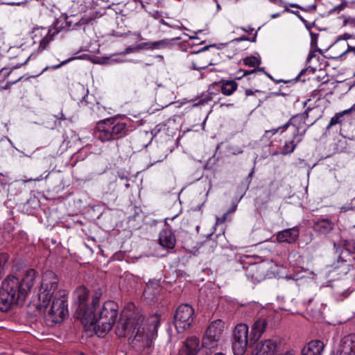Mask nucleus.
Segmentation results:
<instances>
[{"label": "nucleus", "mask_w": 355, "mask_h": 355, "mask_svg": "<svg viewBox=\"0 0 355 355\" xmlns=\"http://www.w3.org/2000/svg\"><path fill=\"white\" fill-rule=\"evenodd\" d=\"M159 318L152 315L144 325V318L136 311L133 304H128L122 312V319L117 324L116 334L119 337H129L133 341L142 343L143 347H150L157 336Z\"/></svg>", "instance_id": "obj_1"}, {"label": "nucleus", "mask_w": 355, "mask_h": 355, "mask_svg": "<svg viewBox=\"0 0 355 355\" xmlns=\"http://www.w3.org/2000/svg\"><path fill=\"white\" fill-rule=\"evenodd\" d=\"M58 277L52 271L46 272L42 277L41 287L38 294V308L47 313V316L53 322L58 323L68 313L67 300L64 295L59 297L54 296L52 304L49 307V303L58 288Z\"/></svg>", "instance_id": "obj_2"}, {"label": "nucleus", "mask_w": 355, "mask_h": 355, "mask_svg": "<svg viewBox=\"0 0 355 355\" xmlns=\"http://www.w3.org/2000/svg\"><path fill=\"white\" fill-rule=\"evenodd\" d=\"M35 277L36 271L30 269L21 280L9 275L1 282V312L8 311L13 305L24 304L34 285Z\"/></svg>", "instance_id": "obj_3"}, {"label": "nucleus", "mask_w": 355, "mask_h": 355, "mask_svg": "<svg viewBox=\"0 0 355 355\" xmlns=\"http://www.w3.org/2000/svg\"><path fill=\"white\" fill-rule=\"evenodd\" d=\"M100 295L96 293L92 297V310L96 316L95 320L91 323H83L85 325H94L96 334L103 338L112 328L118 315V305L113 301L105 302L102 308L99 305Z\"/></svg>", "instance_id": "obj_4"}, {"label": "nucleus", "mask_w": 355, "mask_h": 355, "mask_svg": "<svg viewBox=\"0 0 355 355\" xmlns=\"http://www.w3.org/2000/svg\"><path fill=\"white\" fill-rule=\"evenodd\" d=\"M127 121L118 116L102 120L96 125L94 136L103 143L121 139L128 133Z\"/></svg>", "instance_id": "obj_5"}, {"label": "nucleus", "mask_w": 355, "mask_h": 355, "mask_svg": "<svg viewBox=\"0 0 355 355\" xmlns=\"http://www.w3.org/2000/svg\"><path fill=\"white\" fill-rule=\"evenodd\" d=\"M87 297L88 291L85 287L80 286L76 290L74 299L76 303L78 304L76 317L80 320L82 323H91L96 320L92 310V303L90 306H87L86 304Z\"/></svg>", "instance_id": "obj_6"}, {"label": "nucleus", "mask_w": 355, "mask_h": 355, "mask_svg": "<svg viewBox=\"0 0 355 355\" xmlns=\"http://www.w3.org/2000/svg\"><path fill=\"white\" fill-rule=\"evenodd\" d=\"M194 309L188 304H182L176 309L174 315V324L180 333L189 329L193 322Z\"/></svg>", "instance_id": "obj_7"}, {"label": "nucleus", "mask_w": 355, "mask_h": 355, "mask_svg": "<svg viewBox=\"0 0 355 355\" xmlns=\"http://www.w3.org/2000/svg\"><path fill=\"white\" fill-rule=\"evenodd\" d=\"M223 331V325L220 320L213 321L207 327L202 339V346L207 349H214L220 340Z\"/></svg>", "instance_id": "obj_8"}, {"label": "nucleus", "mask_w": 355, "mask_h": 355, "mask_svg": "<svg viewBox=\"0 0 355 355\" xmlns=\"http://www.w3.org/2000/svg\"><path fill=\"white\" fill-rule=\"evenodd\" d=\"M248 345V326L237 324L234 330L232 350L234 355H243Z\"/></svg>", "instance_id": "obj_9"}, {"label": "nucleus", "mask_w": 355, "mask_h": 355, "mask_svg": "<svg viewBox=\"0 0 355 355\" xmlns=\"http://www.w3.org/2000/svg\"><path fill=\"white\" fill-rule=\"evenodd\" d=\"M277 344L270 339L265 340L257 343L252 355H275Z\"/></svg>", "instance_id": "obj_10"}, {"label": "nucleus", "mask_w": 355, "mask_h": 355, "mask_svg": "<svg viewBox=\"0 0 355 355\" xmlns=\"http://www.w3.org/2000/svg\"><path fill=\"white\" fill-rule=\"evenodd\" d=\"M337 354L355 355V334H350L342 338Z\"/></svg>", "instance_id": "obj_11"}, {"label": "nucleus", "mask_w": 355, "mask_h": 355, "mask_svg": "<svg viewBox=\"0 0 355 355\" xmlns=\"http://www.w3.org/2000/svg\"><path fill=\"white\" fill-rule=\"evenodd\" d=\"M216 87L220 89L221 93L225 96H231L237 89L238 84L234 80H221L219 82L214 83L209 88L210 91Z\"/></svg>", "instance_id": "obj_12"}, {"label": "nucleus", "mask_w": 355, "mask_h": 355, "mask_svg": "<svg viewBox=\"0 0 355 355\" xmlns=\"http://www.w3.org/2000/svg\"><path fill=\"white\" fill-rule=\"evenodd\" d=\"M58 32L59 31H57L55 27H50L49 28H37L35 29L33 31L35 37L37 35H40L41 36L44 35L43 37L40 41V49L42 50L45 49L49 42L53 39V37L58 33Z\"/></svg>", "instance_id": "obj_13"}, {"label": "nucleus", "mask_w": 355, "mask_h": 355, "mask_svg": "<svg viewBox=\"0 0 355 355\" xmlns=\"http://www.w3.org/2000/svg\"><path fill=\"white\" fill-rule=\"evenodd\" d=\"M199 339L191 337L187 339L179 350L178 355H196L199 351Z\"/></svg>", "instance_id": "obj_14"}, {"label": "nucleus", "mask_w": 355, "mask_h": 355, "mask_svg": "<svg viewBox=\"0 0 355 355\" xmlns=\"http://www.w3.org/2000/svg\"><path fill=\"white\" fill-rule=\"evenodd\" d=\"M324 348V345L321 340H311L303 347L301 355H322Z\"/></svg>", "instance_id": "obj_15"}, {"label": "nucleus", "mask_w": 355, "mask_h": 355, "mask_svg": "<svg viewBox=\"0 0 355 355\" xmlns=\"http://www.w3.org/2000/svg\"><path fill=\"white\" fill-rule=\"evenodd\" d=\"M289 125H292L295 128L293 132L295 139L300 137L302 130L304 128H309L310 125L305 127V121L302 119V116H299L298 114L293 116L286 123L283 125L284 130H286Z\"/></svg>", "instance_id": "obj_16"}, {"label": "nucleus", "mask_w": 355, "mask_h": 355, "mask_svg": "<svg viewBox=\"0 0 355 355\" xmlns=\"http://www.w3.org/2000/svg\"><path fill=\"white\" fill-rule=\"evenodd\" d=\"M298 236V228L293 227L279 232L277 235V240L279 242H286L288 243H293L295 242Z\"/></svg>", "instance_id": "obj_17"}, {"label": "nucleus", "mask_w": 355, "mask_h": 355, "mask_svg": "<svg viewBox=\"0 0 355 355\" xmlns=\"http://www.w3.org/2000/svg\"><path fill=\"white\" fill-rule=\"evenodd\" d=\"M175 238L171 230H163L159 236V243L163 248L173 249L175 245Z\"/></svg>", "instance_id": "obj_18"}, {"label": "nucleus", "mask_w": 355, "mask_h": 355, "mask_svg": "<svg viewBox=\"0 0 355 355\" xmlns=\"http://www.w3.org/2000/svg\"><path fill=\"white\" fill-rule=\"evenodd\" d=\"M334 227V223L328 218H318L314 220L313 229L315 232L322 234H328Z\"/></svg>", "instance_id": "obj_19"}, {"label": "nucleus", "mask_w": 355, "mask_h": 355, "mask_svg": "<svg viewBox=\"0 0 355 355\" xmlns=\"http://www.w3.org/2000/svg\"><path fill=\"white\" fill-rule=\"evenodd\" d=\"M268 326L267 320L265 318H259L254 321L252 327V340H257L266 331Z\"/></svg>", "instance_id": "obj_20"}, {"label": "nucleus", "mask_w": 355, "mask_h": 355, "mask_svg": "<svg viewBox=\"0 0 355 355\" xmlns=\"http://www.w3.org/2000/svg\"><path fill=\"white\" fill-rule=\"evenodd\" d=\"M351 264L344 257L340 255L336 263H335L333 272L338 276L345 275L350 270Z\"/></svg>", "instance_id": "obj_21"}, {"label": "nucleus", "mask_w": 355, "mask_h": 355, "mask_svg": "<svg viewBox=\"0 0 355 355\" xmlns=\"http://www.w3.org/2000/svg\"><path fill=\"white\" fill-rule=\"evenodd\" d=\"M307 128H304L302 134L300 135V137L295 139L294 136L293 137V139L290 141H286L283 146V153L284 154L291 153L294 151L297 145L302 141V137L305 135Z\"/></svg>", "instance_id": "obj_22"}, {"label": "nucleus", "mask_w": 355, "mask_h": 355, "mask_svg": "<svg viewBox=\"0 0 355 355\" xmlns=\"http://www.w3.org/2000/svg\"><path fill=\"white\" fill-rule=\"evenodd\" d=\"M340 242L344 249L341 251L340 255L345 258V254L347 256H349L350 254L355 253V242L353 240H342Z\"/></svg>", "instance_id": "obj_23"}, {"label": "nucleus", "mask_w": 355, "mask_h": 355, "mask_svg": "<svg viewBox=\"0 0 355 355\" xmlns=\"http://www.w3.org/2000/svg\"><path fill=\"white\" fill-rule=\"evenodd\" d=\"M174 39L165 38L155 42H150V49H161L167 48L173 44Z\"/></svg>", "instance_id": "obj_24"}, {"label": "nucleus", "mask_w": 355, "mask_h": 355, "mask_svg": "<svg viewBox=\"0 0 355 355\" xmlns=\"http://www.w3.org/2000/svg\"><path fill=\"white\" fill-rule=\"evenodd\" d=\"M243 63L248 67H256L261 64V60L255 56H250L243 59Z\"/></svg>", "instance_id": "obj_25"}, {"label": "nucleus", "mask_w": 355, "mask_h": 355, "mask_svg": "<svg viewBox=\"0 0 355 355\" xmlns=\"http://www.w3.org/2000/svg\"><path fill=\"white\" fill-rule=\"evenodd\" d=\"M159 287V280H150L146 284V288L144 291V294L147 295L148 293L153 292V289H158Z\"/></svg>", "instance_id": "obj_26"}, {"label": "nucleus", "mask_w": 355, "mask_h": 355, "mask_svg": "<svg viewBox=\"0 0 355 355\" xmlns=\"http://www.w3.org/2000/svg\"><path fill=\"white\" fill-rule=\"evenodd\" d=\"M346 114V113H343V112H340V113L336 114L335 116H334L331 119V120H330V121H329V124H328V125H327V128H329L330 127H331V126H333V125H336V124L339 123H340V118L341 116H343L344 114Z\"/></svg>", "instance_id": "obj_27"}, {"label": "nucleus", "mask_w": 355, "mask_h": 355, "mask_svg": "<svg viewBox=\"0 0 355 355\" xmlns=\"http://www.w3.org/2000/svg\"><path fill=\"white\" fill-rule=\"evenodd\" d=\"M280 130H282V132H284V128L283 126L282 127H279L277 128H273L272 130H266L264 133V135H263V137L269 139L272 135L277 133Z\"/></svg>", "instance_id": "obj_28"}, {"label": "nucleus", "mask_w": 355, "mask_h": 355, "mask_svg": "<svg viewBox=\"0 0 355 355\" xmlns=\"http://www.w3.org/2000/svg\"><path fill=\"white\" fill-rule=\"evenodd\" d=\"M148 13L151 17L157 20L159 19L161 17H163L164 15H166V12L159 10L148 11Z\"/></svg>", "instance_id": "obj_29"}, {"label": "nucleus", "mask_w": 355, "mask_h": 355, "mask_svg": "<svg viewBox=\"0 0 355 355\" xmlns=\"http://www.w3.org/2000/svg\"><path fill=\"white\" fill-rule=\"evenodd\" d=\"M164 18H168V15L167 14H166V15H164L163 17H161V18H159V19H158L160 24L165 25L168 27L173 28H180V26H178V25L171 24L166 22Z\"/></svg>", "instance_id": "obj_30"}, {"label": "nucleus", "mask_w": 355, "mask_h": 355, "mask_svg": "<svg viewBox=\"0 0 355 355\" xmlns=\"http://www.w3.org/2000/svg\"><path fill=\"white\" fill-rule=\"evenodd\" d=\"M76 58H74V57H72V58H70L63 62H62L60 64H57V65H53V66H51V67H45L43 71H42V73H43L44 71H46V69H48L49 68H51V69H58L59 67H60L61 66L69 62L71 60H73L74 59H76Z\"/></svg>", "instance_id": "obj_31"}, {"label": "nucleus", "mask_w": 355, "mask_h": 355, "mask_svg": "<svg viewBox=\"0 0 355 355\" xmlns=\"http://www.w3.org/2000/svg\"><path fill=\"white\" fill-rule=\"evenodd\" d=\"M350 26L352 27H355V17H346L343 21V26Z\"/></svg>", "instance_id": "obj_32"}, {"label": "nucleus", "mask_w": 355, "mask_h": 355, "mask_svg": "<svg viewBox=\"0 0 355 355\" xmlns=\"http://www.w3.org/2000/svg\"><path fill=\"white\" fill-rule=\"evenodd\" d=\"M310 35H311V46L312 47L315 46L317 45L318 34L311 32L310 33Z\"/></svg>", "instance_id": "obj_33"}, {"label": "nucleus", "mask_w": 355, "mask_h": 355, "mask_svg": "<svg viewBox=\"0 0 355 355\" xmlns=\"http://www.w3.org/2000/svg\"><path fill=\"white\" fill-rule=\"evenodd\" d=\"M22 2L18 1L17 0H1V4L10 5V6H19Z\"/></svg>", "instance_id": "obj_34"}, {"label": "nucleus", "mask_w": 355, "mask_h": 355, "mask_svg": "<svg viewBox=\"0 0 355 355\" xmlns=\"http://www.w3.org/2000/svg\"><path fill=\"white\" fill-rule=\"evenodd\" d=\"M352 37V35L349 33H345L343 35H339L336 40L335 41V43L338 42L340 40H347L349 39H351Z\"/></svg>", "instance_id": "obj_35"}, {"label": "nucleus", "mask_w": 355, "mask_h": 355, "mask_svg": "<svg viewBox=\"0 0 355 355\" xmlns=\"http://www.w3.org/2000/svg\"><path fill=\"white\" fill-rule=\"evenodd\" d=\"M349 52H352L355 54V46H351L349 44H347V49L340 55L339 58H343L344 55H345L347 53Z\"/></svg>", "instance_id": "obj_36"}, {"label": "nucleus", "mask_w": 355, "mask_h": 355, "mask_svg": "<svg viewBox=\"0 0 355 355\" xmlns=\"http://www.w3.org/2000/svg\"><path fill=\"white\" fill-rule=\"evenodd\" d=\"M312 107H308L302 114H298V116H302V119L305 121L309 117V112L312 110Z\"/></svg>", "instance_id": "obj_37"}, {"label": "nucleus", "mask_w": 355, "mask_h": 355, "mask_svg": "<svg viewBox=\"0 0 355 355\" xmlns=\"http://www.w3.org/2000/svg\"><path fill=\"white\" fill-rule=\"evenodd\" d=\"M235 41L236 42H241V41H250V42H255L256 41V35L254 37H253L252 38H249L248 37H239V38H236L235 39Z\"/></svg>", "instance_id": "obj_38"}, {"label": "nucleus", "mask_w": 355, "mask_h": 355, "mask_svg": "<svg viewBox=\"0 0 355 355\" xmlns=\"http://www.w3.org/2000/svg\"><path fill=\"white\" fill-rule=\"evenodd\" d=\"M150 42H144V43L139 44L137 46H135V48H136V49H150Z\"/></svg>", "instance_id": "obj_39"}, {"label": "nucleus", "mask_w": 355, "mask_h": 355, "mask_svg": "<svg viewBox=\"0 0 355 355\" xmlns=\"http://www.w3.org/2000/svg\"><path fill=\"white\" fill-rule=\"evenodd\" d=\"M227 213L223 214V216L221 218H216V223H223L225 221L227 218Z\"/></svg>", "instance_id": "obj_40"}, {"label": "nucleus", "mask_w": 355, "mask_h": 355, "mask_svg": "<svg viewBox=\"0 0 355 355\" xmlns=\"http://www.w3.org/2000/svg\"><path fill=\"white\" fill-rule=\"evenodd\" d=\"M352 111H355V103L349 109L343 111V113L348 114Z\"/></svg>", "instance_id": "obj_41"}, {"label": "nucleus", "mask_w": 355, "mask_h": 355, "mask_svg": "<svg viewBox=\"0 0 355 355\" xmlns=\"http://www.w3.org/2000/svg\"><path fill=\"white\" fill-rule=\"evenodd\" d=\"M210 100H211V98H209V97L204 98V99H202V100L200 101L199 104H201V105L205 104V103H207Z\"/></svg>", "instance_id": "obj_42"}, {"label": "nucleus", "mask_w": 355, "mask_h": 355, "mask_svg": "<svg viewBox=\"0 0 355 355\" xmlns=\"http://www.w3.org/2000/svg\"><path fill=\"white\" fill-rule=\"evenodd\" d=\"M42 178H31V179H28L27 180H25L24 182H31V181H40L42 180Z\"/></svg>", "instance_id": "obj_43"}, {"label": "nucleus", "mask_w": 355, "mask_h": 355, "mask_svg": "<svg viewBox=\"0 0 355 355\" xmlns=\"http://www.w3.org/2000/svg\"><path fill=\"white\" fill-rule=\"evenodd\" d=\"M134 49H136L135 47H128L127 49H125V53H131Z\"/></svg>", "instance_id": "obj_44"}, {"label": "nucleus", "mask_w": 355, "mask_h": 355, "mask_svg": "<svg viewBox=\"0 0 355 355\" xmlns=\"http://www.w3.org/2000/svg\"><path fill=\"white\" fill-rule=\"evenodd\" d=\"M241 29L243 31H245V32H248V33H251L253 31V28H251V27H248V28H243L242 27Z\"/></svg>", "instance_id": "obj_45"}, {"label": "nucleus", "mask_w": 355, "mask_h": 355, "mask_svg": "<svg viewBox=\"0 0 355 355\" xmlns=\"http://www.w3.org/2000/svg\"><path fill=\"white\" fill-rule=\"evenodd\" d=\"M256 71H257L256 69H252L250 71H244L243 76L251 74L252 73H254Z\"/></svg>", "instance_id": "obj_46"}, {"label": "nucleus", "mask_w": 355, "mask_h": 355, "mask_svg": "<svg viewBox=\"0 0 355 355\" xmlns=\"http://www.w3.org/2000/svg\"><path fill=\"white\" fill-rule=\"evenodd\" d=\"M205 67H197L194 63H193V69L196 70H199L200 69H205Z\"/></svg>", "instance_id": "obj_47"}, {"label": "nucleus", "mask_w": 355, "mask_h": 355, "mask_svg": "<svg viewBox=\"0 0 355 355\" xmlns=\"http://www.w3.org/2000/svg\"><path fill=\"white\" fill-rule=\"evenodd\" d=\"M245 94L246 96H250L253 94V92L251 89H246L245 90Z\"/></svg>", "instance_id": "obj_48"}, {"label": "nucleus", "mask_w": 355, "mask_h": 355, "mask_svg": "<svg viewBox=\"0 0 355 355\" xmlns=\"http://www.w3.org/2000/svg\"><path fill=\"white\" fill-rule=\"evenodd\" d=\"M290 6L293 8H300V9H302L300 6H298L297 4H295V3H291L290 4Z\"/></svg>", "instance_id": "obj_49"}, {"label": "nucleus", "mask_w": 355, "mask_h": 355, "mask_svg": "<svg viewBox=\"0 0 355 355\" xmlns=\"http://www.w3.org/2000/svg\"><path fill=\"white\" fill-rule=\"evenodd\" d=\"M342 210L344 211V212H346L347 211L349 210L351 208L348 207H343L342 208Z\"/></svg>", "instance_id": "obj_50"}, {"label": "nucleus", "mask_w": 355, "mask_h": 355, "mask_svg": "<svg viewBox=\"0 0 355 355\" xmlns=\"http://www.w3.org/2000/svg\"><path fill=\"white\" fill-rule=\"evenodd\" d=\"M216 3V7H217V10H220V4L218 3V2L217 1V0H214Z\"/></svg>", "instance_id": "obj_51"}, {"label": "nucleus", "mask_w": 355, "mask_h": 355, "mask_svg": "<svg viewBox=\"0 0 355 355\" xmlns=\"http://www.w3.org/2000/svg\"><path fill=\"white\" fill-rule=\"evenodd\" d=\"M1 259H7V255L6 254H3V253H1Z\"/></svg>", "instance_id": "obj_52"}, {"label": "nucleus", "mask_w": 355, "mask_h": 355, "mask_svg": "<svg viewBox=\"0 0 355 355\" xmlns=\"http://www.w3.org/2000/svg\"><path fill=\"white\" fill-rule=\"evenodd\" d=\"M298 17L302 21H303L304 24L306 23V21L302 17H301L300 15H299Z\"/></svg>", "instance_id": "obj_53"}, {"label": "nucleus", "mask_w": 355, "mask_h": 355, "mask_svg": "<svg viewBox=\"0 0 355 355\" xmlns=\"http://www.w3.org/2000/svg\"><path fill=\"white\" fill-rule=\"evenodd\" d=\"M139 2H140V3H141V7H142L143 8H146V6H145V4H144V1H143L142 0L139 1Z\"/></svg>", "instance_id": "obj_54"}, {"label": "nucleus", "mask_w": 355, "mask_h": 355, "mask_svg": "<svg viewBox=\"0 0 355 355\" xmlns=\"http://www.w3.org/2000/svg\"><path fill=\"white\" fill-rule=\"evenodd\" d=\"M253 173H254V169H252L251 171V172L249 173L248 178H251L252 176Z\"/></svg>", "instance_id": "obj_55"}, {"label": "nucleus", "mask_w": 355, "mask_h": 355, "mask_svg": "<svg viewBox=\"0 0 355 355\" xmlns=\"http://www.w3.org/2000/svg\"><path fill=\"white\" fill-rule=\"evenodd\" d=\"M344 7H345V6L343 5V3H341L340 5H339V6H338V8H339V10H342V9H343V8H344Z\"/></svg>", "instance_id": "obj_56"}, {"label": "nucleus", "mask_w": 355, "mask_h": 355, "mask_svg": "<svg viewBox=\"0 0 355 355\" xmlns=\"http://www.w3.org/2000/svg\"><path fill=\"white\" fill-rule=\"evenodd\" d=\"M285 11L290 12H292V13H295V11L291 10H290L288 8H286Z\"/></svg>", "instance_id": "obj_57"}, {"label": "nucleus", "mask_w": 355, "mask_h": 355, "mask_svg": "<svg viewBox=\"0 0 355 355\" xmlns=\"http://www.w3.org/2000/svg\"><path fill=\"white\" fill-rule=\"evenodd\" d=\"M156 58H157L162 59V60H163V59H164V57H163V55H157L156 56Z\"/></svg>", "instance_id": "obj_58"}, {"label": "nucleus", "mask_w": 355, "mask_h": 355, "mask_svg": "<svg viewBox=\"0 0 355 355\" xmlns=\"http://www.w3.org/2000/svg\"><path fill=\"white\" fill-rule=\"evenodd\" d=\"M59 119H65V118L64 117V114H61V116L60 117H58Z\"/></svg>", "instance_id": "obj_59"}, {"label": "nucleus", "mask_w": 355, "mask_h": 355, "mask_svg": "<svg viewBox=\"0 0 355 355\" xmlns=\"http://www.w3.org/2000/svg\"><path fill=\"white\" fill-rule=\"evenodd\" d=\"M277 16H279V14H274V15H272V18H275Z\"/></svg>", "instance_id": "obj_60"}, {"label": "nucleus", "mask_w": 355, "mask_h": 355, "mask_svg": "<svg viewBox=\"0 0 355 355\" xmlns=\"http://www.w3.org/2000/svg\"><path fill=\"white\" fill-rule=\"evenodd\" d=\"M21 78H19L17 80L12 82V83H11V84H13V83H17V81L20 80H21Z\"/></svg>", "instance_id": "obj_61"}, {"label": "nucleus", "mask_w": 355, "mask_h": 355, "mask_svg": "<svg viewBox=\"0 0 355 355\" xmlns=\"http://www.w3.org/2000/svg\"><path fill=\"white\" fill-rule=\"evenodd\" d=\"M190 39H191V40L197 39V37L196 36H190Z\"/></svg>", "instance_id": "obj_62"}, {"label": "nucleus", "mask_w": 355, "mask_h": 355, "mask_svg": "<svg viewBox=\"0 0 355 355\" xmlns=\"http://www.w3.org/2000/svg\"><path fill=\"white\" fill-rule=\"evenodd\" d=\"M334 248H336V250H338L337 244L336 243H334Z\"/></svg>", "instance_id": "obj_63"}, {"label": "nucleus", "mask_w": 355, "mask_h": 355, "mask_svg": "<svg viewBox=\"0 0 355 355\" xmlns=\"http://www.w3.org/2000/svg\"><path fill=\"white\" fill-rule=\"evenodd\" d=\"M214 355H225V354H223V353H217V354H214Z\"/></svg>", "instance_id": "obj_64"}]
</instances>
